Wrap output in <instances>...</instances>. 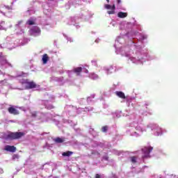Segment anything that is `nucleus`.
<instances>
[{
	"label": "nucleus",
	"instance_id": "20e7f679",
	"mask_svg": "<svg viewBox=\"0 0 178 178\" xmlns=\"http://www.w3.org/2000/svg\"><path fill=\"white\" fill-rule=\"evenodd\" d=\"M8 112L11 114V115H19V112L17 111V109H16L15 107H13V106H10L8 108Z\"/></svg>",
	"mask_w": 178,
	"mask_h": 178
},
{
	"label": "nucleus",
	"instance_id": "b1692460",
	"mask_svg": "<svg viewBox=\"0 0 178 178\" xmlns=\"http://www.w3.org/2000/svg\"><path fill=\"white\" fill-rule=\"evenodd\" d=\"M145 106H146V108H147V106H149V103H146V104H145Z\"/></svg>",
	"mask_w": 178,
	"mask_h": 178
},
{
	"label": "nucleus",
	"instance_id": "f03ea898",
	"mask_svg": "<svg viewBox=\"0 0 178 178\" xmlns=\"http://www.w3.org/2000/svg\"><path fill=\"white\" fill-rule=\"evenodd\" d=\"M23 83L26 84L25 86L26 90H33V88H37V83H35V82L33 81H29V79H26L24 81Z\"/></svg>",
	"mask_w": 178,
	"mask_h": 178
},
{
	"label": "nucleus",
	"instance_id": "dca6fc26",
	"mask_svg": "<svg viewBox=\"0 0 178 178\" xmlns=\"http://www.w3.org/2000/svg\"><path fill=\"white\" fill-rule=\"evenodd\" d=\"M102 131L106 133L108 131V126H104L102 127Z\"/></svg>",
	"mask_w": 178,
	"mask_h": 178
},
{
	"label": "nucleus",
	"instance_id": "0eeeda50",
	"mask_svg": "<svg viewBox=\"0 0 178 178\" xmlns=\"http://www.w3.org/2000/svg\"><path fill=\"white\" fill-rule=\"evenodd\" d=\"M74 73H76V76H80V73L83 72V68L81 67H75L73 70Z\"/></svg>",
	"mask_w": 178,
	"mask_h": 178
},
{
	"label": "nucleus",
	"instance_id": "f3484780",
	"mask_svg": "<svg viewBox=\"0 0 178 178\" xmlns=\"http://www.w3.org/2000/svg\"><path fill=\"white\" fill-rule=\"evenodd\" d=\"M27 24H29V26H33V24H34V21H33V20H28L27 21Z\"/></svg>",
	"mask_w": 178,
	"mask_h": 178
},
{
	"label": "nucleus",
	"instance_id": "9d476101",
	"mask_svg": "<svg viewBox=\"0 0 178 178\" xmlns=\"http://www.w3.org/2000/svg\"><path fill=\"white\" fill-rule=\"evenodd\" d=\"M55 143H56L57 144H62V143L65 142V139L62 138H56L54 139Z\"/></svg>",
	"mask_w": 178,
	"mask_h": 178
},
{
	"label": "nucleus",
	"instance_id": "4be33fe9",
	"mask_svg": "<svg viewBox=\"0 0 178 178\" xmlns=\"http://www.w3.org/2000/svg\"><path fill=\"white\" fill-rule=\"evenodd\" d=\"M95 178H101V175L99 174H96Z\"/></svg>",
	"mask_w": 178,
	"mask_h": 178
},
{
	"label": "nucleus",
	"instance_id": "423d86ee",
	"mask_svg": "<svg viewBox=\"0 0 178 178\" xmlns=\"http://www.w3.org/2000/svg\"><path fill=\"white\" fill-rule=\"evenodd\" d=\"M115 95L117 97H119V98H121L122 99H126V95H124V92L122 91H116Z\"/></svg>",
	"mask_w": 178,
	"mask_h": 178
},
{
	"label": "nucleus",
	"instance_id": "7ed1b4c3",
	"mask_svg": "<svg viewBox=\"0 0 178 178\" xmlns=\"http://www.w3.org/2000/svg\"><path fill=\"white\" fill-rule=\"evenodd\" d=\"M152 149H154V148L152 147H145V148L142 149V151H143V154H145L144 156H143V159H145V158L149 157V154L151 153Z\"/></svg>",
	"mask_w": 178,
	"mask_h": 178
},
{
	"label": "nucleus",
	"instance_id": "a211bd4d",
	"mask_svg": "<svg viewBox=\"0 0 178 178\" xmlns=\"http://www.w3.org/2000/svg\"><path fill=\"white\" fill-rule=\"evenodd\" d=\"M104 8H105L106 9H111L112 6H111V5H109V4H105V5H104Z\"/></svg>",
	"mask_w": 178,
	"mask_h": 178
},
{
	"label": "nucleus",
	"instance_id": "5701e85b",
	"mask_svg": "<svg viewBox=\"0 0 178 178\" xmlns=\"http://www.w3.org/2000/svg\"><path fill=\"white\" fill-rule=\"evenodd\" d=\"M122 3V0H117V3H118V5L120 4V3Z\"/></svg>",
	"mask_w": 178,
	"mask_h": 178
},
{
	"label": "nucleus",
	"instance_id": "4468645a",
	"mask_svg": "<svg viewBox=\"0 0 178 178\" xmlns=\"http://www.w3.org/2000/svg\"><path fill=\"white\" fill-rule=\"evenodd\" d=\"M130 159H131V162L132 163H137V157L136 156H131Z\"/></svg>",
	"mask_w": 178,
	"mask_h": 178
},
{
	"label": "nucleus",
	"instance_id": "1a4fd4ad",
	"mask_svg": "<svg viewBox=\"0 0 178 178\" xmlns=\"http://www.w3.org/2000/svg\"><path fill=\"white\" fill-rule=\"evenodd\" d=\"M42 62L45 65L48 60H49V57L48 56V54H45L42 56Z\"/></svg>",
	"mask_w": 178,
	"mask_h": 178
},
{
	"label": "nucleus",
	"instance_id": "a878e982",
	"mask_svg": "<svg viewBox=\"0 0 178 178\" xmlns=\"http://www.w3.org/2000/svg\"><path fill=\"white\" fill-rule=\"evenodd\" d=\"M86 73H88V70H86Z\"/></svg>",
	"mask_w": 178,
	"mask_h": 178
},
{
	"label": "nucleus",
	"instance_id": "aec40b11",
	"mask_svg": "<svg viewBox=\"0 0 178 178\" xmlns=\"http://www.w3.org/2000/svg\"><path fill=\"white\" fill-rule=\"evenodd\" d=\"M32 117H33V118H37V113H35H35H32Z\"/></svg>",
	"mask_w": 178,
	"mask_h": 178
},
{
	"label": "nucleus",
	"instance_id": "39448f33",
	"mask_svg": "<svg viewBox=\"0 0 178 178\" xmlns=\"http://www.w3.org/2000/svg\"><path fill=\"white\" fill-rule=\"evenodd\" d=\"M5 151H7L8 152H16V147L15 146H10V145H6L4 148Z\"/></svg>",
	"mask_w": 178,
	"mask_h": 178
},
{
	"label": "nucleus",
	"instance_id": "6e6552de",
	"mask_svg": "<svg viewBox=\"0 0 178 178\" xmlns=\"http://www.w3.org/2000/svg\"><path fill=\"white\" fill-rule=\"evenodd\" d=\"M118 16L120 19H124V17H127V13L119 12Z\"/></svg>",
	"mask_w": 178,
	"mask_h": 178
},
{
	"label": "nucleus",
	"instance_id": "2eb2a0df",
	"mask_svg": "<svg viewBox=\"0 0 178 178\" xmlns=\"http://www.w3.org/2000/svg\"><path fill=\"white\" fill-rule=\"evenodd\" d=\"M90 79H92V80H96V79L98 77V75L96 74H90Z\"/></svg>",
	"mask_w": 178,
	"mask_h": 178
},
{
	"label": "nucleus",
	"instance_id": "f8f14e48",
	"mask_svg": "<svg viewBox=\"0 0 178 178\" xmlns=\"http://www.w3.org/2000/svg\"><path fill=\"white\" fill-rule=\"evenodd\" d=\"M62 155L63 156H71V155H73V152L67 151L62 153Z\"/></svg>",
	"mask_w": 178,
	"mask_h": 178
},
{
	"label": "nucleus",
	"instance_id": "393cba45",
	"mask_svg": "<svg viewBox=\"0 0 178 178\" xmlns=\"http://www.w3.org/2000/svg\"><path fill=\"white\" fill-rule=\"evenodd\" d=\"M106 1H107L108 3H109V0H106Z\"/></svg>",
	"mask_w": 178,
	"mask_h": 178
},
{
	"label": "nucleus",
	"instance_id": "9b49d317",
	"mask_svg": "<svg viewBox=\"0 0 178 178\" xmlns=\"http://www.w3.org/2000/svg\"><path fill=\"white\" fill-rule=\"evenodd\" d=\"M115 9H116V6L115 5H113L111 6V10H108L107 11V13H108V15H115Z\"/></svg>",
	"mask_w": 178,
	"mask_h": 178
},
{
	"label": "nucleus",
	"instance_id": "f257e3e1",
	"mask_svg": "<svg viewBox=\"0 0 178 178\" xmlns=\"http://www.w3.org/2000/svg\"><path fill=\"white\" fill-rule=\"evenodd\" d=\"M25 135L24 132H11L7 135V138H9V140H19L22 137H24Z\"/></svg>",
	"mask_w": 178,
	"mask_h": 178
},
{
	"label": "nucleus",
	"instance_id": "6ab92c4d",
	"mask_svg": "<svg viewBox=\"0 0 178 178\" xmlns=\"http://www.w3.org/2000/svg\"><path fill=\"white\" fill-rule=\"evenodd\" d=\"M13 159H19V154H14L13 156Z\"/></svg>",
	"mask_w": 178,
	"mask_h": 178
},
{
	"label": "nucleus",
	"instance_id": "bb28decb",
	"mask_svg": "<svg viewBox=\"0 0 178 178\" xmlns=\"http://www.w3.org/2000/svg\"><path fill=\"white\" fill-rule=\"evenodd\" d=\"M50 1H54V0H50Z\"/></svg>",
	"mask_w": 178,
	"mask_h": 178
},
{
	"label": "nucleus",
	"instance_id": "ddd939ff",
	"mask_svg": "<svg viewBox=\"0 0 178 178\" xmlns=\"http://www.w3.org/2000/svg\"><path fill=\"white\" fill-rule=\"evenodd\" d=\"M33 33H40V28L38 26H34L31 29Z\"/></svg>",
	"mask_w": 178,
	"mask_h": 178
},
{
	"label": "nucleus",
	"instance_id": "412c9836",
	"mask_svg": "<svg viewBox=\"0 0 178 178\" xmlns=\"http://www.w3.org/2000/svg\"><path fill=\"white\" fill-rule=\"evenodd\" d=\"M54 106L53 105H49L48 107H47V108L48 109H54Z\"/></svg>",
	"mask_w": 178,
	"mask_h": 178
}]
</instances>
